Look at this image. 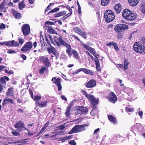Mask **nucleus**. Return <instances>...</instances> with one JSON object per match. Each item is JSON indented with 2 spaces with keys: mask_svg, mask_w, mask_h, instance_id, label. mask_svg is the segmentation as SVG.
Returning <instances> with one entry per match:
<instances>
[{
  "mask_svg": "<svg viewBox=\"0 0 145 145\" xmlns=\"http://www.w3.org/2000/svg\"><path fill=\"white\" fill-rule=\"evenodd\" d=\"M94 62H95L96 69L97 71H99L100 70V64L98 59H95Z\"/></svg>",
  "mask_w": 145,
  "mask_h": 145,
  "instance_id": "a878e982",
  "label": "nucleus"
},
{
  "mask_svg": "<svg viewBox=\"0 0 145 145\" xmlns=\"http://www.w3.org/2000/svg\"><path fill=\"white\" fill-rule=\"evenodd\" d=\"M33 47V44L31 42H26L24 46L21 48V50L22 52H27L30 50Z\"/></svg>",
  "mask_w": 145,
  "mask_h": 145,
  "instance_id": "0eeeda50",
  "label": "nucleus"
},
{
  "mask_svg": "<svg viewBox=\"0 0 145 145\" xmlns=\"http://www.w3.org/2000/svg\"><path fill=\"white\" fill-rule=\"evenodd\" d=\"M47 102L46 101H42L40 102H39L37 103L36 105L40 107H45L46 106Z\"/></svg>",
  "mask_w": 145,
  "mask_h": 145,
  "instance_id": "5701e85b",
  "label": "nucleus"
},
{
  "mask_svg": "<svg viewBox=\"0 0 145 145\" xmlns=\"http://www.w3.org/2000/svg\"><path fill=\"white\" fill-rule=\"evenodd\" d=\"M63 45L67 48L66 51L69 54V56L71 57L72 55L71 46L66 42Z\"/></svg>",
  "mask_w": 145,
  "mask_h": 145,
  "instance_id": "f3484780",
  "label": "nucleus"
},
{
  "mask_svg": "<svg viewBox=\"0 0 145 145\" xmlns=\"http://www.w3.org/2000/svg\"><path fill=\"white\" fill-rule=\"evenodd\" d=\"M134 50L140 54H145V46H141L138 42H136L133 45Z\"/></svg>",
  "mask_w": 145,
  "mask_h": 145,
  "instance_id": "39448f33",
  "label": "nucleus"
},
{
  "mask_svg": "<svg viewBox=\"0 0 145 145\" xmlns=\"http://www.w3.org/2000/svg\"><path fill=\"white\" fill-rule=\"evenodd\" d=\"M113 46L114 47L115 49L116 50H119V48L118 45L116 43L114 42Z\"/></svg>",
  "mask_w": 145,
  "mask_h": 145,
  "instance_id": "5fc2aeb1",
  "label": "nucleus"
},
{
  "mask_svg": "<svg viewBox=\"0 0 145 145\" xmlns=\"http://www.w3.org/2000/svg\"><path fill=\"white\" fill-rule=\"evenodd\" d=\"M126 110L129 112H132L134 111V109L133 108H126Z\"/></svg>",
  "mask_w": 145,
  "mask_h": 145,
  "instance_id": "e2e57ef3",
  "label": "nucleus"
},
{
  "mask_svg": "<svg viewBox=\"0 0 145 145\" xmlns=\"http://www.w3.org/2000/svg\"><path fill=\"white\" fill-rule=\"evenodd\" d=\"M6 68V67L3 65H0V72L2 71L3 70Z\"/></svg>",
  "mask_w": 145,
  "mask_h": 145,
  "instance_id": "680f3d73",
  "label": "nucleus"
},
{
  "mask_svg": "<svg viewBox=\"0 0 145 145\" xmlns=\"http://www.w3.org/2000/svg\"><path fill=\"white\" fill-rule=\"evenodd\" d=\"M59 8L57 7L55 8L54 9H52L51 10H50L49 12L48 13V14L50 13H53L55 12H57L59 10Z\"/></svg>",
  "mask_w": 145,
  "mask_h": 145,
  "instance_id": "c03bdc74",
  "label": "nucleus"
},
{
  "mask_svg": "<svg viewBox=\"0 0 145 145\" xmlns=\"http://www.w3.org/2000/svg\"><path fill=\"white\" fill-rule=\"evenodd\" d=\"M72 54L74 55V57L78 60L79 59V56L78 54L77 53V52L75 50L72 51Z\"/></svg>",
  "mask_w": 145,
  "mask_h": 145,
  "instance_id": "a19ab883",
  "label": "nucleus"
},
{
  "mask_svg": "<svg viewBox=\"0 0 145 145\" xmlns=\"http://www.w3.org/2000/svg\"><path fill=\"white\" fill-rule=\"evenodd\" d=\"M66 123L59 125L57 127V130H62L64 129L65 127Z\"/></svg>",
  "mask_w": 145,
  "mask_h": 145,
  "instance_id": "79ce46f5",
  "label": "nucleus"
},
{
  "mask_svg": "<svg viewBox=\"0 0 145 145\" xmlns=\"http://www.w3.org/2000/svg\"><path fill=\"white\" fill-rule=\"evenodd\" d=\"M139 0H128L130 5L132 6H135L138 3Z\"/></svg>",
  "mask_w": 145,
  "mask_h": 145,
  "instance_id": "b1692460",
  "label": "nucleus"
},
{
  "mask_svg": "<svg viewBox=\"0 0 145 145\" xmlns=\"http://www.w3.org/2000/svg\"><path fill=\"white\" fill-rule=\"evenodd\" d=\"M22 29L23 34L25 36L28 35L30 32V28L29 25L28 24H24L22 27Z\"/></svg>",
  "mask_w": 145,
  "mask_h": 145,
  "instance_id": "1a4fd4ad",
  "label": "nucleus"
},
{
  "mask_svg": "<svg viewBox=\"0 0 145 145\" xmlns=\"http://www.w3.org/2000/svg\"><path fill=\"white\" fill-rule=\"evenodd\" d=\"M89 52L95 56V59H98V57H99V55L96 53L95 50L93 48H92Z\"/></svg>",
  "mask_w": 145,
  "mask_h": 145,
  "instance_id": "2f4dec72",
  "label": "nucleus"
},
{
  "mask_svg": "<svg viewBox=\"0 0 145 145\" xmlns=\"http://www.w3.org/2000/svg\"><path fill=\"white\" fill-rule=\"evenodd\" d=\"M73 31L75 33H77L78 34H80V33L81 31L80 29L77 27H76L73 28Z\"/></svg>",
  "mask_w": 145,
  "mask_h": 145,
  "instance_id": "58836bf2",
  "label": "nucleus"
},
{
  "mask_svg": "<svg viewBox=\"0 0 145 145\" xmlns=\"http://www.w3.org/2000/svg\"><path fill=\"white\" fill-rule=\"evenodd\" d=\"M7 50V53L9 54L16 53L14 50L11 49H8Z\"/></svg>",
  "mask_w": 145,
  "mask_h": 145,
  "instance_id": "a18cd8bd",
  "label": "nucleus"
},
{
  "mask_svg": "<svg viewBox=\"0 0 145 145\" xmlns=\"http://www.w3.org/2000/svg\"><path fill=\"white\" fill-rule=\"evenodd\" d=\"M49 122H47L45 124H44L42 128L45 129L46 128L48 127L49 125Z\"/></svg>",
  "mask_w": 145,
  "mask_h": 145,
  "instance_id": "052dcab7",
  "label": "nucleus"
},
{
  "mask_svg": "<svg viewBox=\"0 0 145 145\" xmlns=\"http://www.w3.org/2000/svg\"><path fill=\"white\" fill-rule=\"evenodd\" d=\"M105 19L107 22H110L112 21L115 18V16L114 13L111 10L106 11L104 14Z\"/></svg>",
  "mask_w": 145,
  "mask_h": 145,
  "instance_id": "7ed1b4c3",
  "label": "nucleus"
},
{
  "mask_svg": "<svg viewBox=\"0 0 145 145\" xmlns=\"http://www.w3.org/2000/svg\"><path fill=\"white\" fill-rule=\"evenodd\" d=\"M52 133H54L55 134V135H52L51 134H50V136L49 137H48L49 138H51L53 137H55L57 135H56V132H53Z\"/></svg>",
  "mask_w": 145,
  "mask_h": 145,
  "instance_id": "13d9d810",
  "label": "nucleus"
},
{
  "mask_svg": "<svg viewBox=\"0 0 145 145\" xmlns=\"http://www.w3.org/2000/svg\"><path fill=\"white\" fill-rule=\"evenodd\" d=\"M114 9L117 14H119L121 12V6L120 4H116L114 7Z\"/></svg>",
  "mask_w": 145,
  "mask_h": 145,
  "instance_id": "aec40b11",
  "label": "nucleus"
},
{
  "mask_svg": "<svg viewBox=\"0 0 145 145\" xmlns=\"http://www.w3.org/2000/svg\"><path fill=\"white\" fill-rule=\"evenodd\" d=\"M78 35L81 36L85 39H86L87 38V34L85 32L81 31L80 33V34Z\"/></svg>",
  "mask_w": 145,
  "mask_h": 145,
  "instance_id": "ea45409f",
  "label": "nucleus"
},
{
  "mask_svg": "<svg viewBox=\"0 0 145 145\" xmlns=\"http://www.w3.org/2000/svg\"><path fill=\"white\" fill-rule=\"evenodd\" d=\"M128 28V26L125 24H119L115 27L114 30L117 32L126 30Z\"/></svg>",
  "mask_w": 145,
  "mask_h": 145,
  "instance_id": "423d86ee",
  "label": "nucleus"
},
{
  "mask_svg": "<svg viewBox=\"0 0 145 145\" xmlns=\"http://www.w3.org/2000/svg\"><path fill=\"white\" fill-rule=\"evenodd\" d=\"M123 37V35L121 33H118L117 35V38H121Z\"/></svg>",
  "mask_w": 145,
  "mask_h": 145,
  "instance_id": "338daca9",
  "label": "nucleus"
},
{
  "mask_svg": "<svg viewBox=\"0 0 145 145\" xmlns=\"http://www.w3.org/2000/svg\"><path fill=\"white\" fill-rule=\"evenodd\" d=\"M108 99L110 102L115 103L117 100V98L115 94L113 92H110L107 97Z\"/></svg>",
  "mask_w": 145,
  "mask_h": 145,
  "instance_id": "9b49d317",
  "label": "nucleus"
},
{
  "mask_svg": "<svg viewBox=\"0 0 145 145\" xmlns=\"http://www.w3.org/2000/svg\"><path fill=\"white\" fill-rule=\"evenodd\" d=\"M40 59L41 61L43 62L44 63H46V65L48 66L50 63L47 57L44 56H40Z\"/></svg>",
  "mask_w": 145,
  "mask_h": 145,
  "instance_id": "dca6fc26",
  "label": "nucleus"
},
{
  "mask_svg": "<svg viewBox=\"0 0 145 145\" xmlns=\"http://www.w3.org/2000/svg\"><path fill=\"white\" fill-rule=\"evenodd\" d=\"M29 91L30 94L31 95V97L32 99H33V91L31 90L30 89H29Z\"/></svg>",
  "mask_w": 145,
  "mask_h": 145,
  "instance_id": "0e129e2a",
  "label": "nucleus"
},
{
  "mask_svg": "<svg viewBox=\"0 0 145 145\" xmlns=\"http://www.w3.org/2000/svg\"><path fill=\"white\" fill-rule=\"evenodd\" d=\"M87 125L86 124L83 125H76L72 128L69 132V134H71L74 133H76L78 132H81L85 130V127Z\"/></svg>",
  "mask_w": 145,
  "mask_h": 145,
  "instance_id": "20e7f679",
  "label": "nucleus"
},
{
  "mask_svg": "<svg viewBox=\"0 0 145 145\" xmlns=\"http://www.w3.org/2000/svg\"><path fill=\"white\" fill-rule=\"evenodd\" d=\"M5 2H3L0 5V10L3 11V10L4 8V5L5 4L4 3Z\"/></svg>",
  "mask_w": 145,
  "mask_h": 145,
  "instance_id": "49530a36",
  "label": "nucleus"
},
{
  "mask_svg": "<svg viewBox=\"0 0 145 145\" xmlns=\"http://www.w3.org/2000/svg\"><path fill=\"white\" fill-rule=\"evenodd\" d=\"M96 82L95 80L91 79L89 80L86 84V86L88 88H92L96 85Z\"/></svg>",
  "mask_w": 145,
  "mask_h": 145,
  "instance_id": "4468645a",
  "label": "nucleus"
},
{
  "mask_svg": "<svg viewBox=\"0 0 145 145\" xmlns=\"http://www.w3.org/2000/svg\"><path fill=\"white\" fill-rule=\"evenodd\" d=\"M47 50L49 53H52L54 54L56 53V50L54 47L51 46L47 48Z\"/></svg>",
  "mask_w": 145,
  "mask_h": 145,
  "instance_id": "c85d7f7f",
  "label": "nucleus"
},
{
  "mask_svg": "<svg viewBox=\"0 0 145 145\" xmlns=\"http://www.w3.org/2000/svg\"><path fill=\"white\" fill-rule=\"evenodd\" d=\"M54 39L56 44L59 47L63 45L66 42L61 38L57 36H55Z\"/></svg>",
  "mask_w": 145,
  "mask_h": 145,
  "instance_id": "9d476101",
  "label": "nucleus"
},
{
  "mask_svg": "<svg viewBox=\"0 0 145 145\" xmlns=\"http://www.w3.org/2000/svg\"><path fill=\"white\" fill-rule=\"evenodd\" d=\"M72 137L71 136H69L67 137H65L62 138V140H65L67 139H70Z\"/></svg>",
  "mask_w": 145,
  "mask_h": 145,
  "instance_id": "3c124183",
  "label": "nucleus"
},
{
  "mask_svg": "<svg viewBox=\"0 0 145 145\" xmlns=\"http://www.w3.org/2000/svg\"><path fill=\"white\" fill-rule=\"evenodd\" d=\"M25 5L24 4L23 1H22L19 4V8L20 10H22L23 8L25 7Z\"/></svg>",
  "mask_w": 145,
  "mask_h": 145,
  "instance_id": "4c0bfd02",
  "label": "nucleus"
},
{
  "mask_svg": "<svg viewBox=\"0 0 145 145\" xmlns=\"http://www.w3.org/2000/svg\"><path fill=\"white\" fill-rule=\"evenodd\" d=\"M108 118L110 121L114 124H116L117 123L116 119L112 115H109L108 116Z\"/></svg>",
  "mask_w": 145,
  "mask_h": 145,
  "instance_id": "412c9836",
  "label": "nucleus"
},
{
  "mask_svg": "<svg viewBox=\"0 0 145 145\" xmlns=\"http://www.w3.org/2000/svg\"><path fill=\"white\" fill-rule=\"evenodd\" d=\"M81 44L83 46V47L87 50L90 51L92 48L89 47L88 46L83 43L82 42H81Z\"/></svg>",
  "mask_w": 145,
  "mask_h": 145,
  "instance_id": "473e14b6",
  "label": "nucleus"
},
{
  "mask_svg": "<svg viewBox=\"0 0 145 145\" xmlns=\"http://www.w3.org/2000/svg\"><path fill=\"white\" fill-rule=\"evenodd\" d=\"M141 126V125L139 123H137L135 124L131 128V131L134 132L135 131H137L138 130V126Z\"/></svg>",
  "mask_w": 145,
  "mask_h": 145,
  "instance_id": "393cba45",
  "label": "nucleus"
},
{
  "mask_svg": "<svg viewBox=\"0 0 145 145\" xmlns=\"http://www.w3.org/2000/svg\"><path fill=\"white\" fill-rule=\"evenodd\" d=\"M56 135H63L64 134V131H61L59 132H56Z\"/></svg>",
  "mask_w": 145,
  "mask_h": 145,
  "instance_id": "4d7b16f0",
  "label": "nucleus"
},
{
  "mask_svg": "<svg viewBox=\"0 0 145 145\" xmlns=\"http://www.w3.org/2000/svg\"><path fill=\"white\" fill-rule=\"evenodd\" d=\"M46 29L48 32L49 33L52 34H56V31L51 26H47Z\"/></svg>",
  "mask_w": 145,
  "mask_h": 145,
  "instance_id": "cd10ccee",
  "label": "nucleus"
},
{
  "mask_svg": "<svg viewBox=\"0 0 145 145\" xmlns=\"http://www.w3.org/2000/svg\"><path fill=\"white\" fill-rule=\"evenodd\" d=\"M46 36L51 41H52V38L51 35H48Z\"/></svg>",
  "mask_w": 145,
  "mask_h": 145,
  "instance_id": "69168bd1",
  "label": "nucleus"
},
{
  "mask_svg": "<svg viewBox=\"0 0 145 145\" xmlns=\"http://www.w3.org/2000/svg\"><path fill=\"white\" fill-rule=\"evenodd\" d=\"M76 109L77 111L75 112L76 115L79 114H85L88 111V109L86 107L82 106L78 107Z\"/></svg>",
  "mask_w": 145,
  "mask_h": 145,
  "instance_id": "6e6552de",
  "label": "nucleus"
},
{
  "mask_svg": "<svg viewBox=\"0 0 145 145\" xmlns=\"http://www.w3.org/2000/svg\"><path fill=\"white\" fill-rule=\"evenodd\" d=\"M41 98V96L40 95H35V96L34 97H33V99L35 101V104L36 105L37 104V103H39V100H40Z\"/></svg>",
  "mask_w": 145,
  "mask_h": 145,
  "instance_id": "7c9ffc66",
  "label": "nucleus"
},
{
  "mask_svg": "<svg viewBox=\"0 0 145 145\" xmlns=\"http://www.w3.org/2000/svg\"><path fill=\"white\" fill-rule=\"evenodd\" d=\"M83 72L86 74L93 75V72L89 70L86 68H83Z\"/></svg>",
  "mask_w": 145,
  "mask_h": 145,
  "instance_id": "c756f323",
  "label": "nucleus"
},
{
  "mask_svg": "<svg viewBox=\"0 0 145 145\" xmlns=\"http://www.w3.org/2000/svg\"><path fill=\"white\" fill-rule=\"evenodd\" d=\"M68 143L71 145H76V143L74 140H72L69 142Z\"/></svg>",
  "mask_w": 145,
  "mask_h": 145,
  "instance_id": "603ef678",
  "label": "nucleus"
},
{
  "mask_svg": "<svg viewBox=\"0 0 145 145\" xmlns=\"http://www.w3.org/2000/svg\"><path fill=\"white\" fill-rule=\"evenodd\" d=\"M124 66H123V69L125 70H126L127 69L128 65L129 64L128 61L126 59H125L124 60Z\"/></svg>",
  "mask_w": 145,
  "mask_h": 145,
  "instance_id": "72a5a7b5",
  "label": "nucleus"
},
{
  "mask_svg": "<svg viewBox=\"0 0 145 145\" xmlns=\"http://www.w3.org/2000/svg\"><path fill=\"white\" fill-rule=\"evenodd\" d=\"M52 82H54L55 84H56L58 88V90L59 91H61L62 89V86L60 83L61 79L59 78L56 79V78L55 77H53L52 78Z\"/></svg>",
  "mask_w": 145,
  "mask_h": 145,
  "instance_id": "f8f14e48",
  "label": "nucleus"
},
{
  "mask_svg": "<svg viewBox=\"0 0 145 145\" xmlns=\"http://www.w3.org/2000/svg\"><path fill=\"white\" fill-rule=\"evenodd\" d=\"M45 71H47V70L44 67H42L39 70V73L41 74H43Z\"/></svg>",
  "mask_w": 145,
  "mask_h": 145,
  "instance_id": "c9c22d12",
  "label": "nucleus"
},
{
  "mask_svg": "<svg viewBox=\"0 0 145 145\" xmlns=\"http://www.w3.org/2000/svg\"><path fill=\"white\" fill-rule=\"evenodd\" d=\"M0 82H1L2 83V84L5 85L6 84V81L5 80L4 78H3V77L1 78H0Z\"/></svg>",
  "mask_w": 145,
  "mask_h": 145,
  "instance_id": "de8ad7c7",
  "label": "nucleus"
},
{
  "mask_svg": "<svg viewBox=\"0 0 145 145\" xmlns=\"http://www.w3.org/2000/svg\"><path fill=\"white\" fill-rule=\"evenodd\" d=\"M9 103H11L14 105L15 104V102H14L13 99L10 98H6L3 101L2 104L3 106L5 107L7 106V105Z\"/></svg>",
  "mask_w": 145,
  "mask_h": 145,
  "instance_id": "ddd939ff",
  "label": "nucleus"
},
{
  "mask_svg": "<svg viewBox=\"0 0 145 145\" xmlns=\"http://www.w3.org/2000/svg\"><path fill=\"white\" fill-rule=\"evenodd\" d=\"M81 92L87 97L92 103L93 106V110L90 112V114L93 116H94L96 113L97 112V110L95 109V106L98 104L97 100L95 98L93 95L88 94L87 92L84 90H82Z\"/></svg>",
  "mask_w": 145,
  "mask_h": 145,
  "instance_id": "f257e3e1",
  "label": "nucleus"
},
{
  "mask_svg": "<svg viewBox=\"0 0 145 145\" xmlns=\"http://www.w3.org/2000/svg\"><path fill=\"white\" fill-rule=\"evenodd\" d=\"M13 89V88L12 87L8 89L6 93V95L13 96L14 95V91Z\"/></svg>",
  "mask_w": 145,
  "mask_h": 145,
  "instance_id": "4be33fe9",
  "label": "nucleus"
},
{
  "mask_svg": "<svg viewBox=\"0 0 145 145\" xmlns=\"http://www.w3.org/2000/svg\"><path fill=\"white\" fill-rule=\"evenodd\" d=\"M66 8L68 9L70 12L71 13H72V10L69 6H67L66 7Z\"/></svg>",
  "mask_w": 145,
  "mask_h": 145,
  "instance_id": "774afa93",
  "label": "nucleus"
},
{
  "mask_svg": "<svg viewBox=\"0 0 145 145\" xmlns=\"http://www.w3.org/2000/svg\"><path fill=\"white\" fill-rule=\"evenodd\" d=\"M66 14V12L65 11H63L59 12L54 14V16L55 17H59L61 16H63Z\"/></svg>",
  "mask_w": 145,
  "mask_h": 145,
  "instance_id": "bb28decb",
  "label": "nucleus"
},
{
  "mask_svg": "<svg viewBox=\"0 0 145 145\" xmlns=\"http://www.w3.org/2000/svg\"><path fill=\"white\" fill-rule=\"evenodd\" d=\"M12 133L14 136H20V133L16 131L12 132Z\"/></svg>",
  "mask_w": 145,
  "mask_h": 145,
  "instance_id": "6e6d98bb",
  "label": "nucleus"
},
{
  "mask_svg": "<svg viewBox=\"0 0 145 145\" xmlns=\"http://www.w3.org/2000/svg\"><path fill=\"white\" fill-rule=\"evenodd\" d=\"M14 127L15 128L20 130L22 128H25L23 122L21 121H17L16 123L14 125Z\"/></svg>",
  "mask_w": 145,
  "mask_h": 145,
  "instance_id": "2eb2a0df",
  "label": "nucleus"
},
{
  "mask_svg": "<svg viewBox=\"0 0 145 145\" xmlns=\"http://www.w3.org/2000/svg\"><path fill=\"white\" fill-rule=\"evenodd\" d=\"M110 0H101V5L104 6L106 5L109 3Z\"/></svg>",
  "mask_w": 145,
  "mask_h": 145,
  "instance_id": "e433bc0d",
  "label": "nucleus"
},
{
  "mask_svg": "<svg viewBox=\"0 0 145 145\" xmlns=\"http://www.w3.org/2000/svg\"><path fill=\"white\" fill-rule=\"evenodd\" d=\"M122 15L124 19L129 21H132L135 20L137 16L136 14L133 13L127 9L124 10Z\"/></svg>",
  "mask_w": 145,
  "mask_h": 145,
  "instance_id": "f03ea898",
  "label": "nucleus"
},
{
  "mask_svg": "<svg viewBox=\"0 0 145 145\" xmlns=\"http://www.w3.org/2000/svg\"><path fill=\"white\" fill-rule=\"evenodd\" d=\"M140 9L141 12L145 14V2L142 3L140 8Z\"/></svg>",
  "mask_w": 145,
  "mask_h": 145,
  "instance_id": "f704fd0d",
  "label": "nucleus"
},
{
  "mask_svg": "<svg viewBox=\"0 0 145 145\" xmlns=\"http://www.w3.org/2000/svg\"><path fill=\"white\" fill-rule=\"evenodd\" d=\"M6 46H8L12 47V41H8L6 42Z\"/></svg>",
  "mask_w": 145,
  "mask_h": 145,
  "instance_id": "8fccbe9b",
  "label": "nucleus"
},
{
  "mask_svg": "<svg viewBox=\"0 0 145 145\" xmlns=\"http://www.w3.org/2000/svg\"><path fill=\"white\" fill-rule=\"evenodd\" d=\"M138 115L140 116L141 119H142V117L143 112L142 111H140L138 112Z\"/></svg>",
  "mask_w": 145,
  "mask_h": 145,
  "instance_id": "bf43d9fd",
  "label": "nucleus"
},
{
  "mask_svg": "<svg viewBox=\"0 0 145 145\" xmlns=\"http://www.w3.org/2000/svg\"><path fill=\"white\" fill-rule=\"evenodd\" d=\"M12 47L16 46L17 47L19 46V44L17 42L14 40H12Z\"/></svg>",
  "mask_w": 145,
  "mask_h": 145,
  "instance_id": "37998d69",
  "label": "nucleus"
},
{
  "mask_svg": "<svg viewBox=\"0 0 145 145\" xmlns=\"http://www.w3.org/2000/svg\"><path fill=\"white\" fill-rule=\"evenodd\" d=\"M71 36L72 37H73L76 39L78 41L80 42V43H81V42L82 41L80 40L77 36H76L75 35H71Z\"/></svg>",
  "mask_w": 145,
  "mask_h": 145,
  "instance_id": "864d4df0",
  "label": "nucleus"
},
{
  "mask_svg": "<svg viewBox=\"0 0 145 145\" xmlns=\"http://www.w3.org/2000/svg\"><path fill=\"white\" fill-rule=\"evenodd\" d=\"M19 40V43L22 45L24 42V40L21 37H19L18 38Z\"/></svg>",
  "mask_w": 145,
  "mask_h": 145,
  "instance_id": "09e8293b",
  "label": "nucleus"
},
{
  "mask_svg": "<svg viewBox=\"0 0 145 145\" xmlns=\"http://www.w3.org/2000/svg\"><path fill=\"white\" fill-rule=\"evenodd\" d=\"M71 105H69L67 107L65 112V115L67 118H69L71 114Z\"/></svg>",
  "mask_w": 145,
  "mask_h": 145,
  "instance_id": "6ab92c4d",
  "label": "nucleus"
},
{
  "mask_svg": "<svg viewBox=\"0 0 145 145\" xmlns=\"http://www.w3.org/2000/svg\"><path fill=\"white\" fill-rule=\"evenodd\" d=\"M11 11L15 18L19 19L21 17V15L20 13L17 12L15 10L12 9Z\"/></svg>",
  "mask_w": 145,
  "mask_h": 145,
  "instance_id": "a211bd4d",
  "label": "nucleus"
}]
</instances>
